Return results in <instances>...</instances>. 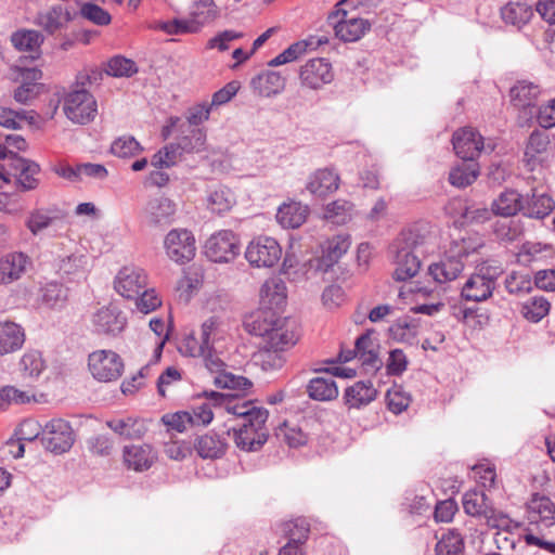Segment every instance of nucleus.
I'll use <instances>...</instances> for the list:
<instances>
[{"mask_svg":"<svg viewBox=\"0 0 555 555\" xmlns=\"http://www.w3.org/2000/svg\"><path fill=\"white\" fill-rule=\"evenodd\" d=\"M542 93L538 83L527 79L517 80L509 89L511 103L519 109H526L533 106Z\"/></svg>","mask_w":555,"mask_h":555,"instance_id":"obj_28","label":"nucleus"},{"mask_svg":"<svg viewBox=\"0 0 555 555\" xmlns=\"http://www.w3.org/2000/svg\"><path fill=\"white\" fill-rule=\"evenodd\" d=\"M125 465L134 472L150 469L157 460V452L147 443L126 446L122 450Z\"/></svg>","mask_w":555,"mask_h":555,"instance_id":"obj_24","label":"nucleus"},{"mask_svg":"<svg viewBox=\"0 0 555 555\" xmlns=\"http://www.w3.org/2000/svg\"><path fill=\"white\" fill-rule=\"evenodd\" d=\"M353 205L347 199H336L324 207V218L335 224H346L352 218Z\"/></svg>","mask_w":555,"mask_h":555,"instance_id":"obj_50","label":"nucleus"},{"mask_svg":"<svg viewBox=\"0 0 555 555\" xmlns=\"http://www.w3.org/2000/svg\"><path fill=\"white\" fill-rule=\"evenodd\" d=\"M36 401L35 393L30 390H21L14 386H4L0 389V409L10 404H25Z\"/></svg>","mask_w":555,"mask_h":555,"instance_id":"obj_56","label":"nucleus"},{"mask_svg":"<svg viewBox=\"0 0 555 555\" xmlns=\"http://www.w3.org/2000/svg\"><path fill=\"white\" fill-rule=\"evenodd\" d=\"M227 335L228 324L220 317L211 315L201 324L199 339L210 348L216 347V344L223 340Z\"/></svg>","mask_w":555,"mask_h":555,"instance_id":"obj_43","label":"nucleus"},{"mask_svg":"<svg viewBox=\"0 0 555 555\" xmlns=\"http://www.w3.org/2000/svg\"><path fill=\"white\" fill-rule=\"evenodd\" d=\"M286 79L274 70H264L250 80V87L255 93L263 98H272L282 93Z\"/></svg>","mask_w":555,"mask_h":555,"instance_id":"obj_29","label":"nucleus"},{"mask_svg":"<svg viewBox=\"0 0 555 555\" xmlns=\"http://www.w3.org/2000/svg\"><path fill=\"white\" fill-rule=\"evenodd\" d=\"M351 245L349 234H337L322 245V256L318 260V269L327 272L348 251Z\"/></svg>","mask_w":555,"mask_h":555,"instance_id":"obj_22","label":"nucleus"},{"mask_svg":"<svg viewBox=\"0 0 555 555\" xmlns=\"http://www.w3.org/2000/svg\"><path fill=\"white\" fill-rule=\"evenodd\" d=\"M300 86L318 91L334 80V69L325 57H313L306 61L298 72Z\"/></svg>","mask_w":555,"mask_h":555,"instance_id":"obj_12","label":"nucleus"},{"mask_svg":"<svg viewBox=\"0 0 555 555\" xmlns=\"http://www.w3.org/2000/svg\"><path fill=\"white\" fill-rule=\"evenodd\" d=\"M464 262L447 249L443 257L428 267V274L439 284L455 280L463 271Z\"/></svg>","mask_w":555,"mask_h":555,"instance_id":"obj_26","label":"nucleus"},{"mask_svg":"<svg viewBox=\"0 0 555 555\" xmlns=\"http://www.w3.org/2000/svg\"><path fill=\"white\" fill-rule=\"evenodd\" d=\"M405 241L406 246L397 250L395 259L393 279L400 282L414 278L421 269L420 258L410 248V245H415L416 243L412 237V232L409 233Z\"/></svg>","mask_w":555,"mask_h":555,"instance_id":"obj_20","label":"nucleus"},{"mask_svg":"<svg viewBox=\"0 0 555 555\" xmlns=\"http://www.w3.org/2000/svg\"><path fill=\"white\" fill-rule=\"evenodd\" d=\"M503 269L498 261L489 260L479 263L461 289V296L466 301L481 302L489 299L496 285V280Z\"/></svg>","mask_w":555,"mask_h":555,"instance_id":"obj_3","label":"nucleus"},{"mask_svg":"<svg viewBox=\"0 0 555 555\" xmlns=\"http://www.w3.org/2000/svg\"><path fill=\"white\" fill-rule=\"evenodd\" d=\"M246 326L253 335L262 337L266 346L283 352L295 347L301 336L295 321L269 311H257Z\"/></svg>","mask_w":555,"mask_h":555,"instance_id":"obj_1","label":"nucleus"},{"mask_svg":"<svg viewBox=\"0 0 555 555\" xmlns=\"http://www.w3.org/2000/svg\"><path fill=\"white\" fill-rule=\"evenodd\" d=\"M31 260L25 253L10 251L0 257V285L8 286L20 281L28 268Z\"/></svg>","mask_w":555,"mask_h":555,"instance_id":"obj_16","label":"nucleus"},{"mask_svg":"<svg viewBox=\"0 0 555 555\" xmlns=\"http://www.w3.org/2000/svg\"><path fill=\"white\" fill-rule=\"evenodd\" d=\"M340 184L339 175L333 168H320L309 175L306 190L314 197L324 198L336 192Z\"/></svg>","mask_w":555,"mask_h":555,"instance_id":"obj_19","label":"nucleus"},{"mask_svg":"<svg viewBox=\"0 0 555 555\" xmlns=\"http://www.w3.org/2000/svg\"><path fill=\"white\" fill-rule=\"evenodd\" d=\"M479 176V166L477 163H466L453 167L449 173V181L456 188L470 185Z\"/></svg>","mask_w":555,"mask_h":555,"instance_id":"obj_51","label":"nucleus"},{"mask_svg":"<svg viewBox=\"0 0 555 555\" xmlns=\"http://www.w3.org/2000/svg\"><path fill=\"white\" fill-rule=\"evenodd\" d=\"M533 14L532 5L526 1H509L501 8L502 21L518 29L528 24Z\"/></svg>","mask_w":555,"mask_h":555,"instance_id":"obj_38","label":"nucleus"},{"mask_svg":"<svg viewBox=\"0 0 555 555\" xmlns=\"http://www.w3.org/2000/svg\"><path fill=\"white\" fill-rule=\"evenodd\" d=\"M551 304L543 296H533L529 298L521 308L525 319L530 322L538 323L550 312Z\"/></svg>","mask_w":555,"mask_h":555,"instance_id":"obj_54","label":"nucleus"},{"mask_svg":"<svg viewBox=\"0 0 555 555\" xmlns=\"http://www.w3.org/2000/svg\"><path fill=\"white\" fill-rule=\"evenodd\" d=\"M528 520L550 528L555 524V504L544 495H533L527 504Z\"/></svg>","mask_w":555,"mask_h":555,"instance_id":"obj_27","label":"nucleus"},{"mask_svg":"<svg viewBox=\"0 0 555 555\" xmlns=\"http://www.w3.org/2000/svg\"><path fill=\"white\" fill-rule=\"evenodd\" d=\"M281 257V245L274 237L267 235L253 238L245 249V258L254 268H273Z\"/></svg>","mask_w":555,"mask_h":555,"instance_id":"obj_9","label":"nucleus"},{"mask_svg":"<svg viewBox=\"0 0 555 555\" xmlns=\"http://www.w3.org/2000/svg\"><path fill=\"white\" fill-rule=\"evenodd\" d=\"M233 437L237 448L244 451L258 450L268 438L267 428H233Z\"/></svg>","mask_w":555,"mask_h":555,"instance_id":"obj_41","label":"nucleus"},{"mask_svg":"<svg viewBox=\"0 0 555 555\" xmlns=\"http://www.w3.org/2000/svg\"><path fill=\"white\" fill-rule=\"evenodd\" d=\"M463 507L466 514L477 516L487 512V496L483 492L472 490L463 496Z\"/></svg>","mask_w":555,"mask_h":555,"instance_id":"obj_61","label":"nucleus"},{"mask_svg":"<svg viewBox=\"0 0 555 555\" xmlns=\"http://www.w3.org/2000/svg\"><path fill=\"white\" fill-rule=\"evenodd\" d=\"M349 0L339 1L336 4V11L328 15V23L340 40L354 42L363 37L371 25L366 20L361 18L354 10L349 11Z\"/></svg>","mask_w":555,"mask_h":555,"instance_id":"obj_4","label":"nucleus"},{"mask_svg":"<svg viewBox=\"0 0 555 555\" xmlns=\"http://www.w3.org/2000/svg\"><path fill=\"white\" fill-rule=\"evenodd\" d=\"M63 111L74 124L86 125L95 118L98 104L89 91L85 89L74 90L65 95Z\"/></svg>","mask_w":555,"mask_h":555,"instance_id":"obj_10","label":"nucleus"},{"mask_svg":"<svg viewBox=\"0 0 555 555\" xmlns=\"http://www.w3.org/2000/svg\"><path fill=\"white\" fill-rule=\"evenodd\" d=\"M308 395L317 401H331L338 397V387L334 379L314 377L307 386Z\"/></svg>","mask_w":555,"mask_h":555,"instance_id":"obj_46","label":"nucleus"},{"mask_svg":"<svg viewBox=\"0 0 555 555\" xmlns=\"http://www.w3.org/2000/svg\"><path fill=\"white\" fill-rule=\"evenodd\" d=\"M72 20L70 11L59 4L39 12L35 18V24L52 35L65 28Z\"/></svg>","mask_w":555,"mask_h":555,"instance_id":"obj_30","label":"nucleus"},{"mask_svg":"<svg viewBox=\"0 0 555 555\" xmlns=\"http://www.w3.org/2000/svg\"><path fill=\"white\" fill-rule=\"evenodd\" d=\"M276 437L291 448H299L308 441V435L298 424L285 422L276 429Z\"/></svg>","mask_w":555,"mask_h":555,"instance_id":"obj_52","label":"nucleus"},{"mask_svg":"<svg viewBox=\"0 0 555 555\" xmlns=\"http://www.w3.org/2000/svg\"><path fill=\"white\" fill-rule=\"evenodd\" d=\"M204 253L212 262H231L240 254V240L231 230L217 231L206 241Z\"/></svg>","mask_w":555,"mask_h":555,"instance_id":"obj_11","label":"nucleus"},{"mask_svg":"<svg viewBox=\"0 0 555 555\" xmlns=\"http://www.w3.org/2000/svg\"><path fill=\"white\" fill-rule=\"evenodd\" d=\"M40 302L49 309H61L67 301V289L57 282H48L40 288Z\"/></svg>","mask_w":555,"mask_h":555,"instance_id":"obj_47","label":"nucleus"},{"mask_svg":"<svg viewBox=\"0 0 555 555\" xmlns=\"http://www.w3.org/2000/svg\"><path fill=\"white\" fill-rule=\"evenodd\" d=\"M17 186L26 192L37 189L39 179L37 176L40 172V166L34 160L16 157L13 163Z\"/></svg>","mask_w":555,"mask_h":555,"instance_id":"obj_34","label":"nucleus"},{"mask_svg":"<svg viewBox=\"0 0 555 555\" xmlns=\"http://www.w3.org/2000/svg\"><path fill=\"white\" fill-rule=\"evenodd\" d=\"M43 40L42 34L33 29H20L14 31L11 36L13 47L18 51L33 53L31 59H38L40 56V48Z\"/></svg>","mask_w":555,"mask_h":555,"instance_id":"obj_40","label":"nucleus"},{"mask_svg":"<svg viewBox=\"0 0 555 555\" xmlns=\"http://www.w3.org/2000/svg\"><path fill=\"white\" fill-rule=\"evenodd\" d=\"M460 210L461 215L455 219V223L464 225L469 222H482L488 219L489 210L486 207L467 206L462 199H453L449 203L447 211L453 214Z\"/></svg>","mask_w":555,"mask_h":555,"instance_id":"obj_44","label":"nucleus"},{"mask_svg":"<svg viewBox=\"0 0 555 555\" xmlns=\"http://www.w3.org/2000/svg\"><path fill=\"white\" fill-rule=\"evenodd\" d=\"M464 551V539L455 529L443 533L438 540L436 555H459Z\"/></svg>","mask_w":555,"mask_h":555,"instance_id":"obj_53","label":"nucleus"},{"mask_svg":"<svg viewBox=\"0 0 555 555\" xmlns=\"http://www.w3.org/2000/svg\"><path fill=\"white\" fill-rule=\"evenodd\" d=\"M328 43L325 36H309L307 39L299 40L291 44L283 52L278 54L269 62V66L276 67L292 63L309 51L317 50L320 46Z\"/></svg>","mask_w":555,"mask_h":555,"instance_id":"obj_23","label":"nucleus"},{"mask_svg":"<svg viewBox=\"0 0 555 555\" xmlns=\"http://www.w3.org/2000/svg\"><path fill=\"white\" fill-rule=\"evenodd\" d=\"M377 390L371 382H357L344 393L345 404L349 409H360L376 399Z\"/></svg>","mask_w":555,"mask_h":555,"instance_id":"obj_37","label":"nucleus"},{"mask_svg":"<svg viewBox=\"0 0 555 555\" xmlns=\"http://www.w3.org/2000/svg\"><path fill=\"white\" fill-rule=\"evenodd\" d=\"M149 276L146 272L135 266H125L114 279V289L121 297L131 300L137 299L141 292L147 287Z\"/></svg>","mask_w":555,"mask_h":555,"instance_id":"obj_14","label":"nucleus"},{"mask_svg":"<svg viewBox=\"0 0 555 555\" xmlns=\"http://www.w3.org/2000/svg\"><path fill=\"white\" fill-rule=\"evenodd\" d=\"M108 428L126 439H140L146 431V422L140 417L127 416L106 422Z\"/></svg>","mask_w":555,"mask_h":555,"instance_id":"obj_39","label":"nucleus"},{"mask_svg":"<svg viewBox=\"0 0 555 555\" xmlns=\"http://www.w3.org/2000/svg\"><path fill=\"white\" fill-rule=\"evenodd\" d=\"M219 15L218 8L214 0H193L190 7L189 16L198 31L208 23L215 21Z\"/></svg>","mask_w":555,"mask_h":555,"instance_id":"obj_45","label":"nucleus"},{"mask_svg":"<svg viewBox=\"0 0 555 555\" xmlns=\"http://www.w3.org/2000/svg\"><path fill=\"white\" fill-rule=\"evenodd\" d=\"M76 440L75 431L70 423L64 418H52L43 425L41 444L52 454L67 453Z\"/></svg>","mask_w":555,"mask_h":555,"instance_id":"obj_6","label":"nucleus"},{"mask_svg":"<svg viewBox=\"0 0 555 555\" xmlns=\"http://www.w3.org/2000/svg\"><path fill=\"white\" fill-rule=\"evenodd\" d=\"M225 410L237 417V428H267L268 411L263 408L254 405L251 402L225 404Z\"/></svg>","mask_w":555,"mask_h":555,"instance_id":"obj_17","label":"nucleus"},{"mask_svg":"<svg viewBox=\"0 0 555 555\" xmlns=\"http://www.w3.org/2000/svg\"><path fill=\"white\" fill-rule=\"evenodd\" d=\"M386 401L389 411L400 414L409 408L411 396L401 386L393 385L386 393Z\"/></svg>","mask_w":555,"mask_h":555,"instance_id":"obj_58","label":"nucleus"},{"mask_svg":"<svg viewBox=\"0 0 555 555\" xmlns=\"http://www.w3.org/2000/svg\"><path fill=\"white\" fill-rule=\"evenodd\" d=\"M354 347L357 359L365 373H375L382 367L383 363L378 358V344L371 337L370 332L358 337Z\"/></svg>","mask_w":555,"mask_h":555,"instance_id":"obj_25","label":"nucleus"},{"mask_svg":"<svg viewBox=\"0 0 555 555\" xmlns=\"http://www.w3.org/2000/svg\"><path fill=\"white\" fill-rule=\"evenodd\" d=\"M127 323L126 314L115 305L101 307L90 318L92 331L108 337L120 335L125 331Z\"/></svg>","mask_w":555,"mask_h":555,"instance_id":"obj_13","label":"nucleus"},{"mask_svg":"<svg viewBox=\"0 0 555 555\" xmlns=\"http://www.w3.org/2000/svg\"><path fill=\"white\" fill-rule=\"evenodd\" d=\"M177 214V204L165 195L152 197L143 208L145 221L155 227L169 225Z\"/></svg>","mask_w":555,"mask_h":555,"instance_id":"obj_15","label":"nucleus"},{"mask_svg":"<svg viewBox=\"0 0 555 555\" xmlns=\"http://www.w3.org/2000/svg\"><path fill=\"white\" fill-rule=\"evenodd\" d=\"M25 341L24 328L12 321L0 322V354L20 350Z\"/></svg>","mask_w":555,"mask_h":555,"instance_id":"obj_35","label":"nucleus"},{"mask_svg":"<svg viewBox=\"0 0 555 555\" xmlns=\"http://www.w3.org/2000/svg\"><path fill=\"white\" fill-rule=\"evenodd\" d=\"M206 202L211 212L224 214L235 204V196L230 189L219 186L208 193Z\"/></svg>","mask_w":555,"mask_h":555,"instance_id":"obj_49","label":"nucleus"},{"mask_svg":"<svg viewBox=\"0 0 555 555\" xmlns=\"http://www.w3.org/2000/svg\"><path fill=\"white\" fill-rule=\"evenodd\" d=\"M210 113L211 105H208V102L196 103L188 108L183 122L190 127L201 128L199 126L209 119Z\"/></svg>","mask_w":555,"mask_h":555,"instance_id":"obj_64","label":"nucleus"},{"mask_svg":"<svg viewBox=\"0 0 555 555\" xmlns=\"http://www.w3.org/2000/svg\"><path fill=\"white\" fill-rule=\"evenodd\" d=\"M121 357L111 349H99L88 356V370L101 383L117 380L124 372Z\"/></svg>","mask_w":555,"mask_h":555,"instance_id":"obj_7","label":"nucleus"},{"mask_svg":"<svg viewBox=\"0 0 555 555\" xmlns=\"http://www.w3.org/2000/svg\"><path fill=\"white\" fill-rule=\"evenodd\" d=\"M215 384L220 388H228L237 390L240 392H246L253 386L251 382L244 376L234 375L230 372L219 374L214 377Z\"/></svg>","mask_w":555,"mask_h":555,"instance_id":"obj_62","label":"nucleus"},{"mask_svg":"<svg viewBox=\"0 0 555 555\" xmlns=\"http://www.w3.org/2000/svg\"><path fill=\"white\" fill-rule=\"evenodd\" d=\"M151 331L155 334V348L151 362L156 363L160 360L164 346L169 338V333L165 321L162 318H153L149 322Z\"/></svg>","mask_w":555,"mask_h":555,"instance_id":"obj_57","label":"nucleus"},{"mask_svg":"<svg viewBox=\"0 0 555 555\" xmlns=\"http://www.w3.org/2000/svg\"><path fill=\"white\" fill-rule=\"evenodd\" d=\"M309 215V207L300 202L289 201L283 203L276 212V221L285 229H296L305 223Z\"/></svg>","mask_w":555,"mask_h":555,"instance_id":"obj_32","label":"nucleus"},{"mask_svg":"<svg viewBox=\"0 0 555 555\" xmlns=\"http://www.w3.org/2000/svg\"><path fill=\"white\" fill-rule=\"evenodd\" d=\"M548 146L550 138L545 132L535 130L530 134L525 150V160L531 169L543 159Z\"/></svg>","mask_w":555,"mask_h":555,"instance_id":"obj_42","label":"nucleus"},{"mask_svg":"<svg viewBox=\"0 0 555 555\" xmlns=\"http://www.w3.org/2000/svg\"><path fill=\"white\" fill-rule=\"evenodd\" d=\"M524 196L514 189H505L492 202L491 210L501 217H513L522 214Z\"/></svg>","mask_w":555,"mask_h":555,"instance_id":"obj_33","label":"nucleus"},{"mask_svg":"<svg viewBox=\"0 0 555 555\" xmlns=\"http://www.w3.org/2000/svg\"><path fill=\"white\" fill-rule=\"evenodd\" d=\"M21 370L25 376L38 377L44 370V361L38 351L24 353L20 361Z\"/></svg>","mask_w":555,"mask_h":555,"instance_id":"obj_63","label":"nucleus"},{"mask_svg":"<svg viewBox=\"0 0 555 555\" xmlns=\"http://www.w3.org/2000/svg\"><path fill=\"white\" fill-rule=\"evenodd\" d=\"M195 448L203 459H218L224 454L227 443L215 434H206L196 440Z\"/></svg>","mask_w":555,"mask_h":555,"instance_id":"obj_48","label":"nucleus"},{"mask_svg":"<svg viewBox=\"0 0 555 555\" xmlns=\"http://www.w3.org/2000/svg\"><path fill=\"white\" fill-rule=\"evenodd\" d=\"M555 208V202L544 190L534 189L531 195L524 197L522 215L528 218L543 219Z\"/></svg>","mask_w":555,"mask_h":555,"instance_id":"obj_31","label":"nucleus"},{"mask_svg":"<svg viewBox=\"0 0 555 555\" xmlns=\"http://www.w3.org/2000/svg\"><path fill=\"white\" fill-rule=\"evenodd\" d=\"M62 219L63 216L57 208L41 207L28 214L25 225L36 236Z\"/></svg>","mask_w":555,"mask_h":555,"instance_id":"obj_36","label":"nucleus"},{"mask_svg":"<svg viewBox=\"0 0 555 555\" xmlns=\"http://www.w3.org/2000/svg\"><path fill=\"white\" fill-rule=\"evenodd\" d=\"M142 151V145L132 135L119 137L111 145L112 154L119 158L134 157Z\"/></svg>","mask_w":555,"mask_h":555,"instance_id":"obj_55","label":"nucleus"},{"mask_svg":"<svg viewBox=\"0 0 555 555\" xmlns=\"http://www.w3.org/2000/svg\"><path fill=\"white\" fill-rule=\"evenodd\" d=\"M105 72L113 77H131L137 74L138 67L132 60L118 55L107 62Z\"/></svg>","mask_w":555,"mask_h":555,"instance_id":"obj_59","label":"nucleus"},{"mask_svg":"<svg viewBox=\"0 0 555 555\" xmlns=\"http://www.w3.org/2000/svg\"><path fill=\"white\" fill-rule=\"evenodd\" d=\"M258 359L264 371L280 370L286 363L285 352L275 350L266 345L263 349L259 351Z\"/></svg>","mask_w":555,"mask_h":555,"instance_id":"obj_60","label":"nucleus"},{"mask_svg":"<svg viewBox=\"0 0 555 555\" xmlns=\"http://www.w3.org/2000/svg\"><path fill=\"white\" fill-rule=\"evenodd\" d=\"M166 256L178 264L190 262L196 254V241L192 231L175 228L163 240Z\"/></svg>","mask_w":555,"mask_h":555,"instance_id":"obj_8","label":"nucleus"},{"mask_svg":"<svg viewBox=\"0 0 555 555\" xmlns=\"http://www.w3.org/2000/svg\"><path fill=\"white\" fill-rule=\"evenodd\" d=\"M453 149L464 160H474L483 149L482 137L472 127H464L453 133Z\"/></svg>","mask_w":555,"mask_h":555,"instance_id":"obj_18","label":"nucleus"},{"mask_svg":"<svg viewBox=\"0 0 555 555\" xmlns=\"http://www.w3.org/2000/svg\"><path fill=\"white\" fill-rule=\"evenodd\" d=\"M53 268L61 278L82 279L90 270L89 257L74 240L65 238L52 248Z\"/></svg>","mask_w":555,"mask_h":555,"instance_id":"obj_2","label":"nucleus"},{"mask_svg":"<svg viewBox=\"0 0 555 555\" xmlns=\"http://www.w3.org/2000/svg\"><path fill=\"white\" fill-rule=\"evenodd\" d=\"M261 311H280L286 306L287 287L285 282L279 276L267 279L260 287Z\"/></svg>","mask_w":555,"mask_h":555,"instance_id":"obj_21","label":"nucleus"},{"mask_svg":"<svg viewBox=\"0 0 555 555\" xmlns=\"http://www.w3.org/2000/svg\"><path fill=\"white\" fill-rule=\"evenodd\" d=\"M176 132V147L184 153H201L206 150L207 133L205 128L186 126L180 117L171 116L163 129V135L168 138Z\"/></svg>","mask_w":555,"mask_h":555,"instance_id":"obj_5","label":"nucleus"}]
</instances>
